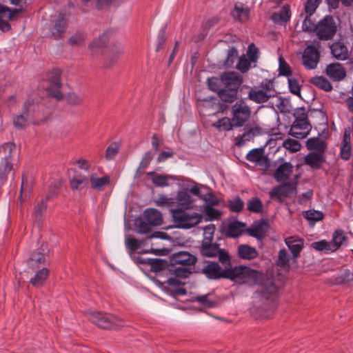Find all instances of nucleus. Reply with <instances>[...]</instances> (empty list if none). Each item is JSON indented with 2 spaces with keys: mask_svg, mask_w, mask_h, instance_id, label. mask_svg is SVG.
Here are the masks:
<instances>
[{
  "mask_svg": "<svg viewBox=\"0 0 353 353\" xmlns=\"http://www.w3.org/2000/svg\"><path fill=\"white\" fill-rule=\"evenodd\" d=\"M239 256L243 259H253L257 256V251L254 248L247 245H241L238 248Z\"/></svg>",
  "mask_w": 353,
  "mask_h": 353,
  "instance_id": "nucleus-33",
  "label": "nucleus"
},
{
  "mask_svg": "<svg viewBox=\"0 0 353 353\" xmlns=\"http://www.w3.org/2000/svg\"><path fill=\"white\" fill-rule=\"evenodd\" d=\"M88 319L101 329H114L124 325L122 319L110 313L90 312Z\"/></svg>",
  "mask_w": 353,
  "mask_h": 353,
  "instance_id": "nucleus-5",
  "label": "nucleus"
},
{
  "mask_svg": "<svg viewBox=\"0 0 353 353\" xmlns=\"http://www.w3.org/2000/svg\"><path fill=\"white\" fill-rule=\"evenodd\" d=\"M201 210L203 212V219L204 218L206 221L216 220L222 215L221 211L214 208L213 206H201Z\"/></svg>",
  "mask_w": 353,
  "mask_h": 353,
  "instance_id": "nucleus-31",
  "label": "nucleus"
},
{
  "mask_svg": "<svg viewBox=\"0 0 353 353\" xmlns=\"http://www.w3.org/2000/svg\"><path fill=\"white\" fill-rule=\"evenodd\" d=\"M263 158V153L260 149H253L246 155V159L250 162H259Z\"/></svg>",
  "mask_w": 353,
  "mask_h": 353,
  "instance_id": "nucleus-58",
  "label": "nucleus"
},
{
  "mask_svg": "<svg viewBox=\"0 0 353 353\" xmlns=\"http://www.w3.org/2000/svg\"><path fill=\"white\" fill-rule=\"evenodd\" d=\"M12 17V14L11 10L3 6L0 5V29L3 32H7L10 30V25L8 23V20H10Z\"/></svg>",
  "mask_w": 353,
  "mask_h": 353,
  "instance_id": "nucleus-30",
  "label": "nucleus"
},
{
  "mask_svg": "<svg viewBox=\"0 0 353 353\" xmlns=\"http://www.w3.org/2000/svg\"><path fill=\"white\" fill-rule=\"evenodd\" d=\"M332 56L338 60L345 61L349 57V51L346 46L341 42H334L330 46Z\"/></svg>",
  "mask_w": 353,
  "mask_h": 353,
  "instance_id": "nucleus-21",
  "label": "nucleus"
},
{
  "mask_svg": "<svg viewBox=\"0 0 353 353\" xmlns=\"http://www.w3.org/2000/svg\"><path fill=\"white\" fill-rule=\"evenodd\" d=\"M83 101V96L77 93H70L68 96V102L71 105H79Z\"/></svg>",
  "mask_w": 353,
  "mask_h": 353,
  "instance_id": "nucleus-63",
  "label": "nucleus"
},
{
  "mask_svg": "<svg viewBox=\"0 0 353 353\" xmlns=\"http://www.w3.org/2000/svg\"><path fill=\"white\" fill-rule=\"evenodd\" d=\"M214 230L215 226L213 224H209L203 228V239L202 243H210L212 242Z\"/></svg>",
  "mask_w": 353,
  "mask_h": 353,
  "instance_id": "nucleus-53",
  "label": "nucleus"
},
{
  "mask_svg": "<svg viewBox=\"0 0 353 353\" xmlns=\"http://www.w3.org/2000/svg\"><path fill=\"white\" fill-rule=\"evenodd\" d=\"M48 256L39 252L33 253L29 259V265L45 263L48 262Z\"/></svg>",
  "mask_w": 353,
  "mask_h": 353,
  "instance_id": "nucleus-51",
  "label": "nucleus"
},
{
  "mask_svg": "<svg viewBox=\"0 0 353 353\" xmlns=\"http://www.w3.org/2000/svg\"><path fill=\"white\" fill-rule=\"evenodd\" d=\"M201 254L208 257L218 256L219 261L223 265H230V256L227 251L220 249L216 243H202Z\"/></svg>",
  "mask_w": 353,
  "mask_h": 353,
  "instance_id": "nucleus-8",
  "label": "nucleus"
},
{
  "mask_svg": "<svg viewBox=\"0 0 353 353\" xmlns=\"http://www.w3.org/2000/svg\"><path fill=\"white\" fill-rule=\"evenodd\" d=\"M232 15L235 20L245 22L250 17V9L242 3H236L232 12Z\"/></svg>",
  "mask_w": 353,
  "mask_h": 353,
  "instance_id": "nucleus-28",
  "label": "nucleus"
},
{
  "mask_svg": "<svg viewBox=\"0 0 353 353\" xmlns=\"http://www.w3.org/2000/svg\"><path fill=\"white\" fill-rule=\"evenodd\" d=\"M200 188L198 185H194L190 188L179 190L176 194L174 200V208L193 210L196 207V199L194 196H199Z\"/></svg>",
  "mask_w": 353,
  "mask_h": 353,
  "instance_id": "nucleus-6",
  "label": "nucleus"
},
{
  "mask_svg": "<svg viewBox=\"0 0 353 353\" xmlns=\"http://www.w3.org/2000/svg\"><path fill=\"white\" fill-rule=\"evenodd\" d=\"M246 57L253 63L256 61L258 59V48L254 43L249 45Z\"/></svg>",
  "mask_w": 353,
  "mask_h": 353,
  "instance_id": "nucleus-62",
  "label": "nucleus"
},
{
  "mask_svg": "<svg viewBox=\"0 0 353 353\" xmlns=\"http://www.w3.org/2000/svg\"><path fill=\"white\" fill-rule=\"evenodd\" d=\"M312 247L316 250L325 253L334 252V247L331 242L325 240L314 242L312 243Z\"/></svg>",
  "mask_w": 353,
  "mask_h": 353,
  "instance_id": "nucleus-41",
  "label": "nucleus"
},
{
  "mask_svg": "<svg viewBox=\"0 0 353 353\" xmlns=\"http://www.w3.org/2000/svg\"><path fill=\"white\" fill-rule=\"evenodd\" d=\"M288 85L290 92L297 96L301 94V88L299 82L294 78H288Z\"/></svg>",
  "mask_w": 353,
  "mask_h": 353,
  "instance_id": "nucleus-61",
  "label": "nucleus"
},
{
  "mask_svg": "<svg viewBox=\"0 0 353 353\" xmlns=\"http://www.w3.org/2000/svg\"><path fill=\"white\" fill-rule=\"evenodd\" d=\"M292 170L293 165L290 163L285 162L277 168L274 177L279 182L286 181L292 174Z\"/></svg>",
  "mask_w": 353,
  "mask_h": 353,
  "instance_id": "nucleus-23",
  "label": "nucleus"
},
{
  "mask_svg": "<svg viewBox=\"0 0 353 353\" xmlns=\"http://www.w3.org/2000/svg\"><path fill=\"white\" fill-rule=\"evenodd\" d=\"M316 32L321 39H330L336 32V26L332 17L327 16L319 21L316 27Z\"/></svg>",
  "mask_w": 353,
  "mask_h": 353,
  "instance_id": "nucleus-9",
  "label": "nucleus"
},
{
  "mask_svg": "<svg viewBox=\"0 0 353 353\" xmlns=\"http://www.w3.org/2000/svg\"><path fill=\"white\" fill-rule=\"evenodd\" d=\"M294 116L295 120L290 129V134L296 139H304L311 130V125L307 121V112L305 108L295 110Z\"/></svg>",
  "mask_w": 353,
  "mask_h": 353,
  "instance_id": "nucleus-4",
  "label": "nucleus"
},
{
  "mask_svg": "<svg viewBox=\"0 0 353 353\" xmlns=\"http://www.w3.org/2000/svg\"><path fill=\"white\" fill-rule=\"evenodd\" d=\"M212 126L220 131H230L234 127V124L232 119L225 117L213 123Z\"/></svg>",
  "mask_w": 353,
  "mask_h": 353,
  "instance_id": "nucleus-38",
  "label": "nucleus"
},
{
  "mask_svg": "<svg viewBox=\"0 0 353 353\" xmlns=\"http://www.w3.org/2000/svg\"><path fill=\"white\" fill-rule=\"evenodd\" d=\"M345 240V236L343 230H338L334 232L332 239L330 242L334 247V251H336L342 245Z\"/></svg>",
  "mask_w": 353,
  "mask_h": 353,
  "instance_id": "nucleus-49",
  "label": "nucleus"
},
{
  "mask_svg": "<svg viewBox=\"0 0 353 353\" xmlns=\"http://www.w3.org/2000/svg\"><path fill=\"white\" fill-rule=\"evenodd\" d=\"M321 1V0H307L305 5V11L308 17L314 13Z\"/></svg>",
  "mask_w": 353,
  "mask_h": 353,
  "instance_id": "nucleus-55",
  "label": "nucleus"
},
{
  "mask_svg": "<svg viewBox=\"0 0 353 353\" xmlns=\"http://www.w3.org/2000/svg\"><path fill=\"white\" fill-rule=\"evenodd\" d=\"M353 281V273L345 271L342 275L334 276L331 280V283L334 285L343 284Z\"/></svg>",
  "mask_w": 353,
  "mask_h": 353,
  "instance_id": "nucleus-46",
  "label": "nucleus"
},
{
  "mask_svg": "<svg viewBox=\"0 0 353 353\" xmlns=\"http://www.w3.org/2000/svg\"><path fill=\"white\" fill-rule=\"evenodd\" d=\"M13 168L12 162L1 161L0 165V181L5 182L8 179V174L11 172Z\"/></svg>",
  "mask_w": 353,
  "mask_h": 353,
  "instance_id": "nucleus-44",
  "label": "nucleus"
},
{
  "mask_svg": "<svg viewBox=\"0 0 353 353\" xmlns=\"http://www.w3.org/2000/svg\"><path fill=\"white\" fill-rule=\"evenodd\" d=\"M303 215L310 224L314 225L315 223L321 221L324 215L322 212L315 210H309L303 212Z\"/></svg>",
  "mask_w": 353,
  "mask_h": 353,
  "instance_id": "nucleus-39",
  "label": "nucleus"
},
{
  "mask_svg": "<svg viewBox=\"0 0 353 353\" xmlns=\"http://www.w3.org/2000/svg\"><path fill=\"white\" fill-rule=\"evenodd\" d=\"M15 150V145L12 143H6L0 147V154L3 156L1 161L12 162V153Z\"/></svg>",
  "mask_w": 353,
  "mask_h": 353,
  "instance_id": "nucleus-34",
  "label": "nucleus"
},
{
  "mask_svg": "<svg viewBox=\"0 0 353 353\" xmlns=\"http://www.w3.org/2000/svg\"><path fill=\"white\" fill-rule=\"evenodd\" d=\"M237 92L234 89L225 88L219 90L218 96L223 101L232 103L236 99Z\"/></svg>",
  "mask_w": 353,
  "mask_h": 353,
  "instance_id": "nucleus-36",
  "label": "nucleus"
},
{
  "mask_svg": "<svg viewBox=\"0 0 353 353\" xmlns=\"http://www.w3.org/2000/svg\"><path fill=\"white\" fill-rule=\"evenodd\" d=\"M252 63L253 62L251 61L245 55H243L239 59L236 68L241 72H246L249 70Z\"/></svg>",
  "mask_w": 353,
  "mask_h": 353,
  "instance_id": "nucleus-54",
  "label": "nucleus"
},
{
  "mask_svg": "<svg viewBox=\"0 0 353 353\" xmlns=\"http://www.w3.org/2000/svg\"><path fill=\"white\" fill-rule=\"evenodd\" d=\"M290 17V6L288 5H284L279 12L273 13L271 18L274 22L279 24H283L289 21Z\"/></svg>",
  "mask_w": 353,
  "mask_h": 353,
  "instance_id": "nucleus-29",
  "label": "nucleus"
},
{
  "mask_svg": "<svg viewBox=\"0 0 353 353\" xmlns=\"http://www.w3.org/2000/svg\"><path fill=\"white\" fill-rule=\"evenodd\" d=\"M319 46H307L302 55L303 65L308 70H312L316 68L319 61L320 54L319 51Z\"/></svg>",
  "mask_w": 353,
  "mask_h": 353,
  "instance_id": "nucleus-10",
  "label": "nucleus"
},
{
  "mask_svg": "<svg viewBox=\"0 0 353 353\" xmlns=\"http://www.w3.org/2000/svg\"><path fill=\"white\" fill-rule=\"evenodd\" d=\"M141 271L151 280L166 283L170 286H179L181 281L172 277L173 268L176 266H139Z\"/></svg>",
  "mask_w": 353,
  "mask_h": 353,
  "instance_id": "nucleus-2",
  "label": "nucleus"
},
{
  "mask_svg": "<svg viewBox=\"0 0 353 353\" xmlns=\"http://www.w3.org/2000/svg\"><path fill=\"white\" fill-rule=\"evenodd\" d=\"M279 74L286 76L288 78L292 74L291 69L289 65L283 59L282 57H279Z\"/></svg>",
  "mask_w": 353,
  "mask_h": 353,
  "instance_id": "nucleus-59",
  "label": "nucleus"
},
{
  "mask_svg": "<svg viewBox=\"0 0 353 353\" xmlns=\"http://www.w3.org/2000/svg\"><path fill=\"white\" fill-rule=\"evenodd\" d=\"M85 39V35L82 32H77L70 39L72 46H79L83 43Z\"/></svg>",
  "mask_w": 353,
  "mask_h": 353,
  "instance_id": "nucleus-64",
  "label": "nucleus"
},
{
  "mask_svg": "<svg viewBox=\"0 0 353 353\" xmlns=\"http://www.w3.org/2000/svg\"><path fill=\"white\" fill-rule=\"evenodd\" d=\"M282 145L292 153L298 152L301 149L300 143L298 141L292 139H287L283 141Z\"/></svg>",
  "mask_w": 353,
  "mask_h": 353,
  "instance_id": "nucleus-50",
  "label": "nucleus"
},
{
  "mask_svg": "<svg viewBox=\"0 0 353 353\" xmlns=\"http://www.w3.org/2000/svg\"><path fill=\"white\" fill-rule=\"evenodd\" d=\"M196 261L197 258L194 254L181 251L173 254L171 265H195Z\"/></svg>",
  "mask_w": 353,
  "mask_h": 353,
  "instance_id": "nucleus-18",
  "label": "nucleus"
},
{
  "mask_svg": "<svg viewBox=\"0 0 353 353\" xmlns=\"http://www.w3.org/2000/svg\"><path fill=\"white\" fill-rule=\"evenodd\" d=\"M31 104L26 102L24 104V110L22 114L17 116L14 119V125L17 128H23L26 127L31 120L30 112L32 111Z\"/></svg>",
  "mask_w": 353,
  "mask_h": 353,
  "instance_id": "nucleus-22",
  "label": "nucleus"
},
{
  "mask_svg": "<svg viewBox=\"0 0 353 353\" xmlns=\"http://www.w3.org/2000/svg\"><path fill=\"white\" fill-rule=\"evenodd\" d=\"M89 183L91 188L102 191L110 183V177L107 174L99 176L97 172H92L89 176Z\"/></svg>",
  "mask_w": 353,
  "mask_h": 353,
  "instance_id": "nucleus-15",
  "label": "nucleus"
},
{
  "mask_svg": "<svg viewBox=\"0 0 353 353\" xmlns=\"http://www.w3.org/2000/svg\"><path fill=\"white\" fill-rule=\"evenodd\" d=\"M310 82L316 85L317 88L323 90L324 91L329 92L332 90V85L330 82L323 76H318L312 77Z\"/></svg>",
  "mask_w": 353,
  "mask_h": 353,
  "instance_id": "nucleus-37",
  "label": "nucleus"
},
{
  "mask_svg": "<svg viewBox=\"0 0 353 353\" xmlns=\"http://www.w3.org/2000/svg\"><path fill=\"white\" fill-rule=\"evenodd\" d=\"M248 210L253 212H260L262 210V203L259 199L254 197L248 203Z\"/></svg>",
  "mask_w": 353,
  "mask_h": 353,
  "instance_id": "nucleus-57",
  "label": "nucleus"
},
{
  "mask_svg": "<svg viewBox=\"0 0 353 353\" xmlns=\"http://www.w3.org/2000/svg\"><path fill=\"white\" fill-rule=\"evenodd\" d=\"M285 243L291 251L293 258L296 259L303 249V240L295 236H290L285 239Z\"/></svg>",
  "mask_w": 353,
  "mask_h": 353,
  "instance_id": "nucleus-27",
  "label": "nucleus"
},
{
  "mask_svg": "<svg viewBox=\"0 0 353 353\" xmlns=\"http://www.w3.org/2000/svg\"><path fill=\"white\" fill-rule=\"evenodd\" d=\"M37 268L38 266L30 267L29 269L31 271V274H33V276L30 278L29 282L35 288H41L45 284L50 271L46 267H43L41 269Z\"/></svg>",
  "mask_w": 353,
  "mask_h": 353,
  "instance_id": "nucleus-11",
  "label": "nucleus"
},
{
  "mask_svg": "<svg viewBox=\"0 0 353 353\" xmlns=\"http://www.w3.org/2000/svg\"><path fill=\"white\" fill-rule=\"evenodd\" d=\"M189 210H190L176 208L172 209V219L176 228L190 229L201 223L202 214Z\"/></svg>",
  "mask_w": 353,
  "mask_h": 353,
  "instance_id": "nucleus-3",
  "label": "nucleus"
},
{
  "mask_svg": "<svg viewBox=\"0 0 353 353\" xmlns=\"http://www.w3.org/2000/svg\"><path fill=\"white\" fill-rule=\"evenodd\" d=\"M220 79L225 88L235 90H238L243 83V77L236 72H223Z\"/></svg>",
  "mask_w": 353,
  "mask_h": 353,
  "instance_id": "nucleus-13",
  "label": "nucleus"
},
{
  "mask_svg": "<svg viewBox=\"0 0 353 353\" xmlns=\"http://www.w3.org/2000/svg\"><path fill=\"white\" fill-rule=\"evenodd\" d=\"M294 191V187L290 183H283L273 188L270 192V197L278 201H282L283 196H288Z\"/></svg>",
  "mask_w": 353,
  "mask_h": 353,
  "instance_id": "nucleus-17",
  "label": "nucleus"
},
{
  "mask_svg": "<svg viewBox=\"0 0 353 353\" xmlns=\"http://www.w3.org/2000/svg\"><path fill=\"white\" fill-rule=\"evenodd\" d=\"M351 131L350 128L345 129L343 134V139L341 143L340 154L343 160H348L351 156L352 145H351Z\"/></svg>",
  "mask_w": 353,
  "mask_h": 353,
  "instance_id": "nucleus-20",
  "label": "nucleus"
},
{
  "mask_svg": "<svg viewBox=\"0 0 353 353\" xmlns=\"http://www.w3.org/2000/svg\"><path fill=\"white\" fill-rule=\"evenodd\" d=\"M155 203L157 206H159V207L167 206L169 208L170 213L172 212V209L174 208V198L168 197L164 195H161L155 201Z\"/></svg>",
  "mask_w": 353,
  "mask_h": 353,
  "instance_id": "nucleus-48",
  "label": "nucleus"
},
{
  "mask_svg": "<svg viewBox=\"0 0 353 353\" xmlns=\"http://www.w3.org/2000/svg\"><path fill=\"white\" fill-rule=\"evenodd\" d=\"M245 224L239 221H234L229 224L226 234L230 237H237L240 236L245 230Z\"/></svg>",
  "mask_w": 353,
  "mask_h": 353,
  "instance_id": "nucleus-32",
  "label": "nucleus"
},
{
  "mask_svg": "<svg viewBox=\"0 0 353 353\" xmlns=\"http://www.w3.org/2000/svg\"><path fill=\"white\" fill-rule=\"evenodd\" d=\"M104 37H100L94 39L89 45V50L92 54H97L100 52L105 45Z\"/></svg>",
  "mask_w": 353,
  "mask_h": 353,
  "instance_id": "nucleus-42",
  "label": "nucleus"
},
{
  "mask_svg": "<svg viewBox=\"0 0 353 353\" xmlns=\"http://www.w3.org/2000/svg\"><path fill=\"white\" fill-rule=\"evenodd\" d=\"M306 147L310 150L321 151L324 149V142L319 137L310 138L306 141Z\"/></svg>",
  "mask_w": 353,
  "mask_h": 353,
  "instance_id": "nucleus-43",
  "label": "nucleus"
},
{
  "mask_svg": "<svg viewBox=\"0 0 353 353\" xmlns=\"http://www.w3.org/2000/svg\"><path fill=\"white\" fill-rule=\"evenodd\" d=\"M324 161L323 154L319 152H310L304 158V163L312 169L320 168Z\"/></svg>",
  "mask_w": 353,
  "mask_h": 353,
  "instance_id": "nucleus-26",
  "label": "nucleus"
},
{
  "mask_svg": "<svg viewBox=\"0 0 353 353\" xmlns=\"http://www.w3.org/2000/svg\"><path fill=\"white\" fill-rule=\"evenodd\" d=\"M208 296L209 294L197 296L194 298V301L199 303L204 307L210 308L215 305V302L210 300Z\"/></svg>",
  "mask_w": 353,
  "mask_h": 353,
  "instance_id": "nucleus-56",
  "label": "nucleus"
},
{
  "mask_svg": "<svg viewBox=\"0 0 353 353\" xmlns=\"http://www.w3.org/2000/svg\"><path fill=\"white\" fill-rule=\"evenodd\" d=\"M89 179L84 175H76L70 180V186L72 190L82 189L87 186Z\"/></svg>",
  "mask_w": 353,
  "mask_h": 353,
  "instance_id": "nucleus-40",
  "label": "nucleus"
},
{
  "mask_svg": "<svg viewBox=\"0 0 353 353\" xmlns=\"http://www.w3.org/2000/svg\"><path fill=\"white\" fill-rule=\"evenodd\" d=\"M268 230V224L266 221L261 220L256 221L249 229V234L250 236L257 239L263 238Z\"/></svg>",
  "mask_w": 353,
  "mask_h": 353,
  "instance_id": "nucleus-25",
  "label": "nucleus"
},
{
  "mask_svg": "<svg viewBox=\"0 0 353 353\" xmlns=\"http://www.w3.org/2000/svg\"><path fill=\"white\" fill-rule=\"evenodd\" d=\"M274 95V90L270 88L264 90L263 89H252L249 92V99L256 103H264L270 97Z\"/></svg>",
  "mask_w": 353,
  "mask_h": 353,
  "instance_id": "nucleus-19",
  "label": "nucleus"
},
{
  "mask_svg": "<svg viewBox=\"0 0 353 353\" xmlns=\"http://www.w3.org/2000/svg\"><path fill=\"white\" fill-rule=\"evenodd\" d=\"M231 114L234 127H241L249 120L251 110L243 101H239L232 105Z\"/></svg>",
  "mask_w": 353,
  "mask_h": 353,
  "instance_id": "nucleus-7",
  "label": "nucleus"
},
{
  "mask_svg": "<svg viewBox=\"0 0 353 353\" xmlns=\"http://www.w3.org/2000/svg\"><path fill=\"white\" fill-rule=\"evenodd\" d=\"M148 174L152 176V183L158 187H168L169 186V181L174 180L175 178L172 175H163V174H157L154 172H150Z\"/></svg>",
  "mask_w": 353,
  "mask_h": 353,
  "instance_id": "nucleus-35",
  "label": "nucleus"
},
{
  "mask_svg": "<svg viewBox=\"0 0 353 353\" xmlns=\"http://www.w3.org/2000/svg\"><path fill=\"white\" fill-rule=\"evenodd\" d=\"M188 267H189V268H185V266H182V267L179 266L176 268H173L172 277L176 278L177 279H178V278L185 279V278L188 277V276L192 272H191L192 266H188Z\"/></svg>",
  "mask_w": 353,
  "mask_h": 353,
  "instance_id": "nucleus-47",
  "label": "nucleus"
},
{
  "mask_svg": "<svg viewBox=\"0 0 353 353\" xmlns=\"http://www.w3.org/2000/svg\"><path fill=\"white\" fill-rule=\"evenodd\" d=\"M68 19L63 14H59L54 20L53 25L50 28V33L53 38L58 39L63 37L67 28Z\"/></svg>",
  "mask_w": 353,
  "mask_h": 353,
  "instance_id": "nucleus-14",
  "label": "nucleus"
},
{
  "mask_svg": "<svg viewBox=\"0 0 353 353\" xmlns=\"http://www.w3.org/2000/svg\"><path fill=\"white\" fill-rule=\"evenodd\" d=\"M290 266H272L266 274L252 270L249 266H204L202 272L210 279H228L238 283L254 284L260 289L256 294L262 298L269 299L275 296L283 287Z\"/></svg>",
  "mask_w": 353,
  "mask_h": 353,
  "instance_id": "nucleus-1",
  "label": "nucleus"
},
{
  "mask_svg": "<svg viewBox=\"0 0 353 353\" xmlns=\"http://www.w3.org/2000/svg\"><path fill=\"white\" fill-rule=\"evenodd\" d=\"M119 148V145L117 143H111L106 150L105 159L108 161L113 159L118 153Z\"/></svg>",
  "mask_w": 353,
  "mask_h": 353,
  "instance_id": "nucleus-60",
  "label": "nucleus"
},
{
  "mask_svg": "<svg viewBox=\"0 0 353 353\" xmlns=\"http://www.w3.org/2000/svg\"><path fill=\"white\" fill-rule=\"evenodd\" d=\"M228 206L232 212H239L243 209L244 203L239 197H236L228 201Z\"/></svg>",
  "mask_w": 353,
  "mask_h": 353,
  "instance_id": "nucleus-52",
  "label": "nucleus"
},
{
  "mask_svg": "<svg viewBox=\"0 0 353 353\" xmlns=\"http://www.w3.org/2000/svg\"><path fill=\"white\" fill-rule=\"evenodd\" d=\"M61 71L59 69H54L51 72L50 77V86L47 88L48 94L54 97L57 100L62 98L61 92H60L61 81H60Z\"/></svg>",
  "mask_w": 353,
  "mask_h": 353,
  "instance_id": "nucleus-12",
  "label": "nucleus"
},
{
  "mask_svg": "<svg viewBox=\"0 0 353 353\" xmlns=\"http://www.w3.org/2000/svg\"><path fill=\"white\" fill-rule=\"evenodd\" d=\"M144 219L152 225L159 226L163 223V217L161 213L153 208L147 209L143 212Z\"/></svg>",
  "mask_w": 353,
  "mask_h": 353,
  "instance_id": "nucleus-24",
  "label": "nucleus"
},
{
  "mask_svg": "<svg viewBox=\"0 0 353 353\" xmlns=\"http://www.w3.org/2000/svg\"><path fill=\"white\" fill-rule=\"evenodd\" d=\"M198 198L202 199L205 204L203 206H214L219 204V199L212 192H208L205 194H201L197 196Z\"/></svg>",
  "mask_w": 353,
  "mask_h": 353,
  "instance_id": "nucleus-45",
  "label": "nucleus"
},
{
  "mask_svg": "<svg viewBox=\"0 0 353 353\" xmlns=\"http://www.w3.org/2000/svg\"><path fill=\"white\" fill-rule=\"evenodd\" d=\"M326 74L334 81L343 80L346 75V71L341 63H330L326 67Z\"/></svg>",
  "mask_w": 353,
  "mask_h": 353,
  "instance_id": "nucleus-16",
  "label": "nucleus"
}]
</instances>
